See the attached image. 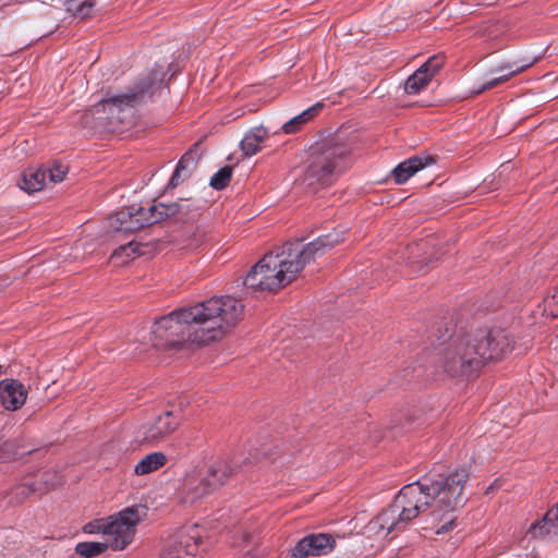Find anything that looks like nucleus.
<instances>
[{"label":"nucleus","instance_id":"0eeeda50","mask_svg":"<svg viewBox=\"0 0 558 558\" xmlns=\"http://www.w3.org/2000/svg\"><path fill=\"white\" fill-rule=\"evenodd\" d=\"M473 332L457 335L441 349L437 366L451 377L469 376L483 365Z\"/></svg>","mask_w":558,"mask_h":558},{"label":"nucleus","instance_id":"7c9ffc66","mask_svg":"<svg viewBox=\"0 0 558 558\" xmlns=\"http://www.w3.org/2000/svg\"><path fill=\"white\" fill-rule=\"evenodd\" d=\"M16 453H12L9 450V445H5L3 448H0V462H5L8 460L14 459Z\"/></svg>","mask_w":558,"mask_h":558},{"label":"nucleus","instance_id":"ddd939ff","mask_svg":"<svg viewBox=\"0 0 558 558\" xmlns=\"http://www.w3.org/2000/svg\"><path fill=\"white\" fill-rule=\"evenodd\" d=\"M26 387L15 379L0 381V403L10 411L20 409L27 398Z\"/></svg>","mask_w":558,"mask_h":558},{"label":"nucleus","instance_id":"4be33fe9","mask_svg":"<svg viewBox=\"0 0 558 558\" xmlns=\"http://www.w3.org/2000/svg\"><path fill=\"white\" fill-rule=\"evenodd\" d=\"M107 548H110L106 539L101 542H82L76 545L75 551L86 558H92L102 554Z\"/></svg>","mask_w":558,"mask_h":558},{"label":"nucleus","instance_id":"f8f14e48","mask_svg":"<svg viewBox=\"0 0 558 558\" xmlns=\"http://www.w3.org/2000/svg\"><path fill=\"white\" fill-rule=\"evenodd\" d=\"M444 64V57L433 56L422 64L404 83L407 94L415 95L423 90Z\"/></svg>","mask_w":558,"mask_h":558},{"label":"nucleus","instance_id":"6ab92c4d","mask_svg":"<svg viewBox=\"0 0 558 558\" xmlns=\"http://www.w3.org/2000/svg\"><path fill=\"white\" fill-rule=\"evenodd\" d=\"M178 428L177 424L169 421H148L144 426V439L146 441H157L163 439Z\"/></svg>","mask_w":558,"mask_h":558},{"label":"nucleus","instance_id":"f704fd0d","mask_svg":"<svg viewBox=\"0 0 558 558\" xmlns=\"http://www.w3.org/2000/svg\"><path fill=\"white\" fill-rule=\"evenodd\" d=\"M244 553H250V549H245L244 547L241 548Z\"/></svg>","mask_w":558,"mask_h":558},{"label":"nucleus","instance_id":"393cba45","mask_svg":"<svg viewBox=\"0 0 558 558\" xmlns=\"http://www.w3.org/2000/svg\"><path fill=\"white\" fill-rule=\"evenodd\" d=\"M43 170L47 171V182L57 184L64 180L69 168L60 162H54L51 166L43 168Z\"/></svg>","mask_w":558,"mask_h":558},{"label":"nucleus","instance_id":"b1692460","mask_svg":"<svg viewBox=\"0 0 558 558\" xmlns=\"http://www.w3.org/2000/svg\"><path fill=\"white\" fill-rule=\"evenodd\" d=\"M95 5L93 0L76 1L73 0L69 3L68 10L73 13L77 19L84 20L90 16V12Z\"/></svg>","mask_w":558,"mask_h":558},{"label":"nucleus","instance_id":"1a4fd4ad","mask_svg":"<svg viewBox=\"0 0 558 558\" xmlns=\"http://www.w3.org/2000/svg\"><path fill=\"white\" fill-rule=\"evenodd\" d=\"M477 342V350L481 354L483 364L489 360H499L512 350V342L508 335L501 329L484 330L480 329L473 332Z\"/></svg>","mask_w":558,"mask_h":558},{"label":"nucleus","instance_id":"c85d7f7f","mask_svg":"<svg viewBox=\"0 0 558 558\" xmlns=\"http://www.w3.org/2000/svg\"><path fill=\"white\" fill-rule=\"evenodd\" d=\"M522 70H523L522 68L521 69H517V70H512V71H509L506 74H502V75H500V76H498L496 78H493V80L488 81L487 83H485V85L483 86L482 90L492 89V88L496 87L497 85L507 82L509 78H511L515 74L520 73Z\"/></svg>","mask_w":558,"mask_h":558},{"label":"nucleus","instance_id":"7ed1b4c3","mask_svg":"<svg viewBox=\"0 0 558 558\" xmlns=\"http://www.w3.org/2000/svg\"><path fill=\"white\" fill-rule=\"evenodd\" d=\"M341 233H329L303 244L288 242L280 248L265 254L247 272L243 284L247 290L277 292L296 279L305 265L342 242Z\"/></svg>","mask_w":558,"mask_h":558},{"label":"nucleus","instance_id":"423d86ee","mask_svg":"<svg viewBox=\"0 0 558 558\" xmlns=\"http://www.w3.org/2000/svg\"><path fill=\"white\" fill-rule=\"evenodd\" d=\"M194 203L191 199H180L169 205L153 204L123 209L109 218V226L117 232L131 233L161 220L187 213Z\"/></svg>","mask_w":558,"mask_h":558},{"label":"nucleus","instance_id":"4468645a","mask_svg":"<svg viewBox=\"0 0 558 558\" xmlns=\"http://www.w3.org/2000/svg\"><path fill=\"white\" fill-rule=\"evenodd\" d=\"M529 533L534 538H558V500L557 504L545 513L542 520L531 525Z\"/></svg>","mask_w":558,"mask_h":558},{"label":"nucleus","instance_id":"72a5a7b5","mask_svg":"<svg viewBox=\"0 0 558 558\" xmlns=\"http://www.w3.org/2000/svg\"><path fill=\"white\" fill-rule=\"evenodd\" d=\"M494 486H495V484H493V485L488 486V488H487V492H486V493H488L489 490H492V489L494 488Z\"/></svg>","mask_w":558,"mask_h":558},{"label":"nucleus","instance_id":"f03ea898","mask_svg":"<svg viewBox=\"0 0 558 558\" xmlns=\"http://www.w3.org/2000/svg\"><path fill=\"white\" fill-rule=\"evenodd\" d=\"M244 306L233 296H214L171 312L153 327L154 345L180 349L186 343L205 345L220 340L243 317Z\"/></svg>","mask_w":558,"mask_h":558},{"label":"nucleus","instance_id":"aec40b11","mask_svg":"<svg viewBox=\"0 0 558 558\" xmlns=\"http://www.w3.org/2000/svg\"><path fill=\"white\" fill-rule=\"evenodd\" d=\"M324 104L317 102L311 108L304 110L300 114L295 116L294 118L290 119L282 125V130L286 134H293L298 132L302 125L313 120L318 112L323 109Z\"/></svg>","mask_w":558,"mask_h":558},{"label":"nucleus","instance_id":"f3484780","mask_svg":"<svg viewBox=\"0 0 558 558\" xmlns=\"http://www.w3.org/2000/svg\"><path fill=\"white\" fill-rule=\"evenodd\" d=\"M47 171L43 168H28L23 173L22 180L19 183L20 187L27 193H34L47 186Z\"/></svg>","mask_w":558,"mask_h":558},{"label":"nucleus","instance_id":"412c9836","mask_svg":"<svg viewBox=\"0 0 558 558\" xmlns=\"http://www.w3.org/2000/svg\"><path fill=\"white\" fill-rule=\"evenodd\" d=\"M196 162H197V159L193 151L185 153L177 166V169L170 180V184L172 186L178 185L179 182L182 181L184 178H186L187 173L193 168H195Z\"/></svg>","mask_w":558,"mask_h":558},{"label":"nucleus","instance_id":"39448f33","mask_svg":"<svg viewBox=\"0 0 558 558\" xmlns=\"http://www.w3.org/2000/svg\"><path fill=\"white\" fill-rule=\"evenodd\" d=\"M146 515L145 506L134 505L107 518L90 521L83 530L88 534H100L112 550H123L134 541L137 525Z\"/></svg>","mask_w":558,"mask_h":558},{"label":"nucleus","instance_id":"a211bd4d","mask_svg":"<svg viewBox=\"0 0 558 558\" xmlns=\"http://www.w3.org/2000/svg\"><path fill=\"white\" fill-rule=\"evenodd\" d=\"M167 461V456L161 451L148 453L134 466V473L140 476L148 475L166 465Z\"/></svg>","mask_w":558,"mask_h":558},{"label":"nucleus","instance_id":"9d476101","mask_svg":"<svg viewBox=\"0 0 558 558\" xmlns=\"http://www.w3.org/2000/svg\"><path fill=\"white\" fill-rule=\"evenodd\" d=\"M199 541L196 525L183 527L169 541L161 558H195Z\"/></svg>","mask_w":558,"mask_h":558},{"label":"nucleus","instance_id":"a878e982","mask_svg":"<svg viewBox=\"0 0 558 558\" xmlns=\"http://www.w3.org/2000/svg\"><path fill=\"white\" fill-rule=\"evenodd\" d=\"M231 177L232 168L230 166H226L213 175L210 179V186L215 190H222L229 184Z\"/></svg>","mask_w":558,"mask_h":558},{"label":"nucleus","instance_id":"473e14b6","mask_svg":"<svg viewBox=\"0 0 558 558\" xmlns=\"http://www.w3.org/2000/svg\"><path fill=\"white\" fill-rule=\"evenodd\" d=\"M248 537L250 536L247 534H243V541H245V542L248 541Z\"/></svg>","mask_w":558,"mask_h":558},{"label":"nucleus","instance_id":"dca6fc26","mask_svg":"<svg viewBox=\"0 0 558 558\" xmlns=\"http://www.w3.org/2000/svg\"><path fill=\"white\" fill-rule=\"evenodd\" d=\"M268 138V131L264 126H255L246 132L240 143L244 156L251 157L262 149V144Z\"/></svg>","mask_w":558,"mask_h":558},{"label":"nucleus","instance_id":"5701e85b","mask_svg":"<svg viewBox=\"0 0 558 558\" xmlns=\"http://www.w3.org/2000/svg\"><path fill=\"white\" fill-rule=\"evenodd\" d=\"M136 99L137 93L121 94L104 99L96 106V109L99 110L101 108L104 111H106L107 108L111 106L118 108H122L124 106H132L136 101Z\"/></svg>","mask_w":558,"mask_h":558},{"label":"nucleus","instance_id":"2eb2a0df","mask_svg":"<svg viewBox=\"0 0 558 558\" xmlns=\"http://www.w3.org/2000/svg\"><path fill=\"white\" fill-rule=\"evenodd\" d=\"M435 162L434 157H411L408 160L400 162L392 171V177L396 183L402 184L407 182L413 174L424 167Z\"/></svg>","mask_w":558,"mask_h":558},{"label":"nucleus","instance_id":"2f4dec72","mask_svg":"<svg viewBox=\"0 0 558 558\" xmlns=\"http://www.w3.org/2000/svg\"><path fill=\"white\" fill-rule=\"evenodd\" d=\"M165 416H172V415H177V413L172 410H167L165 413H163ZM162 417V414H159L157 418H161Z\"/></svg>","mask_w":558,"mask_h":558},{"label":"nucleus","instance_id":"9b49d317","mask_svg":"<svg viewBox=\"0 0 558 558\" xmlns=\"http://www.w3.org/2000/svg\"><path fill=\"white\" fill-rule=\"evenodd\" d=\"M336 545L335 538L326 533L311 534L296 543L291 551L292 558H307L329 554Z\"/></svg>","mask_w":558,"mask_h":558},{"label":"nucleus","instance_id":"6e6552de","mask_svg":"<svg viewBox=\"0 0 558 558\" xmlns=\"http://www.w3.org/2000/svg\"><path fill=\"white\" fill-rule=\"evenodd\" d=\"M232 469L226 462H215L208 469L207 476L187 475L181 483L179 495L184 504H194L217 486L221 485L230 475Z\"/></svg>","mask_w":558,"mask_h":558},{"label":"nucleus","instance_id":"f257e3e1","mask_svg":"<svg viewBox=\"0 0 558 558\" xmlns=\"http://www.w3.org/2000/svg\"><path fill=\"white\" fill-rule=\"evenodd\" d=\"M469 476V469L461 466L403 486L392 505L367 523L365 534L388 541L426 511L434 521H444L436 527L437 534L451 531L456 520L452 513L465 502L463 489Z\"/></svg>","mask_w":558,"mask_h":558},{"label":"nucleus","instance_id":"cd10ccee","mask_svg":"<svg viewBox=\"0 0 558 558\" xmlns=\"http://www.w3.org/2000/svg\"><path fill=\"white\" fill-rule=\"evenodd\" d=\"M141 250H142V244L131 241L128 244L121 245L119 248H117L113 252V256L124 255L126 257H131V256L141 254L142 253Z\"/></svg>","mask_w":558,"mask_h":558},{"label":"nucleus","instance_id":"c756f323","mask_svg":"<svg viewBox=\"0 0 558 558\" xmlns=\"http://www.w3.org/2000/svg\"><path fill=\"white\" fill-rule=\"evenodd\" d=\"M16 453H12L9 450V445H5L3 448H0V462H5L8 460L14 459Z\"/></svg>","mask_w":558,"mask_h":558},{"label":"nucleus","instance_id":"20e7f679","mask_svg":"<svg viewBox=\"0 0 558 558\" xmlns=\"http://www.w3.org/2000/svg\"><path fill=\"white\" fill-rule=\"evenodd\" d=\"M351 148L340 142L329 141L313 147L304 167L302 181L312 186L326 184L348 169Z\"/></svg>","mask_w":558,"mask_h":558},{"label":"nucleus","instance_id":"bb28decb","mask_svg":"<svg viewBox=\"0 0 558 558\" xmlns=\"http://www.w3.org/2000/svg\"><path fill=\"white\" fill-rule=\"evenodd\" d=\"M204 235V231L198 227H190L184 232L186 247L196 248L202 243Z\"/></svg>","mask_w":558,"mask_h":558}]
</instances>
